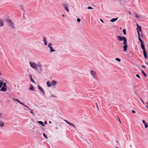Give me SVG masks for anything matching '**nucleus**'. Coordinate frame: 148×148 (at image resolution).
<instances>
[{"instance_id": "obj_20", "label": "nucleus", "mask_w": 148, "mask_h": 148, "mask_svg": "<svg viewBox=\"0 0 148 148\" xmlns=\"http://www.w3.org/2000/svg\"><path fill=\"white\" fill-rule=\"evenodd\" d=\"M50 52L51 53L53 51H56L55 50H53V47H50Z\"/></svg>"}, {"instance_id": "obj_2", "label": "nucleus", "mask_w": 148, "mask_h": 148, "mask_svg": "<svg viewBox=\"0 0 148 148\" xmlns=\"http://www.w3.org/2000/svg\"><path fill=\"white\" fill-rule=\"evenodd\" d=\"M29 64L30 66L34 69L36 70H38V67L40 68V70L41 71L42 70V65L39 62L37 64L32 62H29Z\"/></svg>"}, {"instance_id": "obj_30", "label": "nucleus", "mask_w": 148, "mask_h": 148, "mask_svg": "<svg viewBox=\"0 0 148 148\" xmlns=\"http://www.w3.org/2000/svg\"><path fill=\"white\" fill-rule=\"evenodd\" d=\"M145 125V127L146 128H147L148 127V123H146Z\"/></svg>"}, {"instance_id": "obj_44", "label": "nucleus", "mask_w": 148, "mask_h": 148, "mask_svg": "<svg viewBox=\"0 0 148 148\" xmlns=\"http://www.w3.org/2000/svg\"><path fill=\"white\" fill-rule=\"evenodd\" d=\"M118 119H119V122L120 123H121V121H120V119H119V118L118 117Z\"/></svg>"}, {"instance_id": "obj_23", "label": "nucleus", "mask_w": 148, "mask_h": 148, "mask_svg": "<svg viewBox=\"0 0 148 148\" xmlns=\"http://www.w3.org/2000/svg\"><path fill=\"white\" fill-rule=\"evenodd\" d=\"M14 99L16 101L19 103L20 104H21V102H20V101L18 99Z\"/></svg>"}, {"instance_id": "obj_36", "label": "nucleus", "mask_w": 148, "mask_h": 148, "mask_svg": "<svg viewBox=\"0 0 148 148\" xmlns=\"http://www.w3.org/2000/svg\"><path fill=\"white\" fill-rule=\"evenodd\" d=\"M88 9H93V8L92 7H91L90 6L88 7Z\"/></svg>"}, {"instance_id": "obj_17", "label": "nucleus", "mask_w": 148, "mask_h": 148, "mask_svg": "<svg viewBox=\"0 0 148 148\" xmlns=\"http://www.w3.org/2000/svg\"><path fill=\"white\" fill-rule=\"evenodd\" d=\"M44 44L45 45H47V40L46 39V38L45 37L44 38Z\"/></svg>"}, {"instance_id": "obj_46", "label": "nucleus", "mask_w": 148, "mask_h": 148, "mask_svg": "<svg viewBox=\"0 0 148 148\" xmlns=\"http://www.w3.org/2000/svg\"><path fill=\"white\" fill-rule=\"evenodd\" d=\"M45 123L46 124L47 123V122L46 121H45Z\"/></svg>"}, {"instance_id": "obj_42", "label": "nucleus", "mask_w": 148, "mask_h": 148, "mask_svg": "<svg viewBox=\"0 0 148 148\" xmlns=\"http://www.w3.org/2000/svg\"><path fill=\"white\" fill-rule=\"evenodd\" d=\"M136 25H137L138 27L139 26H139L138 25V24L137 23H136Z\"/></svg>"}, {"instance_id": "obj_37", "label": "nucleus", "mask_w": 148, "mask_h": 148, "mask_svg": "<svg viewBox=\"0 0 148 148\" xmlns=\"http://www.w3.org/2000/svg\"><path fill=\"white\" fill-rule=\"evenodd\" d=\"M30 110H31L30 113H32L33 114V115H34V114L33 113V112L32 111V110L30 109Z\"/></svg>"}, {"instance_id": "obj_22", "label": "nucleus", "mask_w": 148, "mask_h": 148, "mask_svg": "<svg viewBox=\"0 0 148 148\" xmlns=\"http://www.w3.org/2000/svg\"><path fill=\"white\" fill-rule=\"evenodd\" d=\"M141 72L142 73V74L144 75V76L146 77H147V75L144 72V71L142 70L141 71Z\"/></svg>"}, {"instance_id": "obj_50", "label": "nucleus", "mask_w": 148, "mask_h": 148, "mask_svg": "<svg viewBox=\"0 0 148 148\" xmlns=\"http://www.w3.org/2000/svg\"><path fill=\"white\" fill-rule=\"evenodd\" d=\"M129 13L130 14H131V13L130 12H129Z\"/></svg>"}, {"instance_id": "obj_38", "label": "nucleus", "mask_w": 148, "mask_h": 148, "mask_svg": "<svg viewBox=\"0 0 148 148\" xmlns=\"http://www.w3.org/2000/svg\"><path fill=\"white\" fill-rule=\"evenodd\" d=\"M21 104L23 106H25L24 103H23L22 102H21Z\"/></svg>"}, {"instance_id": "obj_32", "label": "nucleus", "mask_w": 148, "mask_h": 148, "mask_svg": "<svg viewBox=\"0 0 148 148\" xmlns=\"http://www.w3.org/2000/svg\"><path fill=\"white\" fill-rule=\"evenodd\" d=\"M3 82H0V88H1L2 87V86L3 84Z\"/></svg>"}, {"instance_id": "obj_43", "label": "nucleus", "mask_w": 148, "mask_h": 148, "mask_svg": "<svg viewBox=\"0 0 148 148\" xmlns=\"http://www.w3.org/2000/svg\"><path fill=\"white\" fill-rule=\"evenodd\" d=\"M25 106V107H27V108H28L29 109H30L28 107H27V106H25H25Z\"/></svg>"}, {"instance_id": "obj_31", "label": "nucleus", "mask_w": 148, "mask_h": 148, "mask_svg": "<svg viewBox=\"0 0 148 148\" xmlns=\"http://www.w3.org/2000/svg\"><path fill=\"white\" fill-rule=\"evenodd\" d=\"M115 60H116V61H117L119 62H120L121 61V60L119 58H116L115 59Z\"/></svg>"}, {"instance_id": "obj_16", "label": "nucleus", "mask_w": 148, "mask_h": 148, "mask_svg": "<svg viewBox=\"0 0 148 148\" xmlns=\"http://www.w3.org/2000/svg\"><path fill=\"white\" fill-rule=\"evenodd\" d=\"M3 22L1 20H0V27L3 26Z\"/></svg>"}, {"instance_id": "obj_26", "label": "nucleus", "mask_w": 148, "mask_h": 148, "mask_svg": "<svg viewBox=\"0 0 148 148\" xmlns=\"http://www.w3.org/2000/svg\"><path fill=\"white\" fill-rule=\"evenodd\" d=\"M52 45V43H51L49 44L48 47H49L50 48V47H52L51 46Z\"/></svg>"}, {"instance_id": "obj_45", "label": "nucleus", "mask_w": 148, "mask_h": 148, "mask_svg": "<svg viewBox=\"0 0 148 148\" xmlns=\"http://www.w3.org/2000/svg\"><path fill=\"white\" fill-rule=\"evenodd\" d=\"M62 16L63 17H65V15H64V14H62Z\"/></svg>"}, {"instance_id": "obj_52", "label": "nucleus", "mask_w": 148, "mask_h": 148, "mask_svg": "<svg viewBox=\"0 0 148 148\" xmlns=\"http://www.w3.org/2000/svg\"><path fill=\"white\" fill-rule=\"evenodd\" d=\"M116 148H119L118 147H116Z\"/></svg>"}, {"instance_id": "obj_15", "label": "nucleus", "mask_w": 148, "mask_h": 148, "mask_svg": "<svg viewBox=\"0 0 148 148\" xmlns=\"http://www.w3.org/2000/svg\"><path fill=\"white\" fill-rule=\"evenodd\" d=\"M117 19H118V18H113L111 19L110 20V21L112 22H114V21H116Z\"/></svg>"}, {"instance_id": "obj_19", "label": "nucleus", "mask_w": 148, "mask_h": 148, "mask_svg": "<svg viewBox=\"0 0 148 148\" xmlns=\"http://www.w3.org/2000/svg\"><path fill=\"white\" fill-rule=\"evenodd\" d=\"M4 123L1 121H0V127H2L4 126Z\"/></svg>"}, {"instance_id": "obj_47", "label": "nucleus", "mask_w": 148, "mask_h": 148, "mask_svg": "<svg viewBox=\"0 0 148 148\" xmlns=\"http://www.w3.org/2000/svg\"><path fill=\"white\" fill-rule=\"evenodd\" d=\"M143 36V34H142L141 35V36Z\"/></svg>"}, {"instance_id": "obj_35", "label": "nucleus", "mask_w": 148, "mask_h": 148, "mask_svg": "<svg viewBox=\"0 0 148 148\" xmlns=\"http://www.w3.org/2000/svg\"><path fill=\"white\" fill-rule=\"evenodd\" d=\"M142 122L145 125V124L146 123H145V120H143L142 121Z\"/></svg>"}, {"instance_id": "obj_33", "label": "nucleus", "mask_w": 148, "mask_h": 148, "mask_svg": "<svg viewBox=\"0 0 148 148\" xmlns=\"http://www.w3.org/2000/svg\"><path fill=\"white\" fill-rule=\"evenodd\" d=\"M136 76L138 79H140V77L139 75L136 74Z\"/></svg>"}, {"instance_id": "obj_41", "label": "nucleus", "mask_w": 148, "mask_h": 148, "mask_svg": "<svg viewBox=\"0 0 148 148\" xmlns=\"http://www.w3.org/2000/svg\"><path fill=\"white\" fill-rule=\"evenodd\" d=\"M141 66L143 68H145V66L143 65H142Z\"/></svg>"}, {"instance_id": "obj_21", "label": "nucleus", "mask_w": 148, "mask_h": 148, "mask_svg": "<svg viewBox=\"0 0 148 148\" xmlns=\"http://www.w3.org/2000/svg\"><path fill=\"white\" fill-rule=\"evenodd\" d=\"M135 17L138 19H139L140 18H141L140 16L137 15L136 14H135Z\"/></svg>"}, {"instance_id": "obj_13", "label": "nucleus", "mask_w": 148, "mask_h": 148, "mask_svg": "<svg viewBox=\"0 0 148 148\" xmlns=\"http://www.w3.org/2000/svg\"><path fill=\"white\" fill-rule=\"evenodd\" d=\"M29 89L33 91L35 90V89L32 85H31L30 87L29 88Z\"/></svg>"}, {"instance_id": "obj_49", "label": "nucleus", "mask_w": 148, "mask_h": 148, "mask_svg": "<svg viewBox=\"0 0 148 148\" xmlns=\"http://www.w3.org/2000/svg\"><path fill=\"white\" fill-rule=\"evenodd\" d=\"M116 142L117 143H118V141L117 140H116Z\"/></svg>"}, {"instance_id": "obj_40", "label": "nucleus", "mask_w": 148, "mask_h": 148, "mask_svg": "<svg viewBox=\"0 0 148 148\" xmlns=\"http://www.w3.org/2000/svg\"><path fill=\"white\" fill-rule=\"evenodd\" d=\"M132 112L133 113H135L136 112L134 110H132Z\"/></svg>"}, {"instance_id": "obj_48", "label": "nucleus", "mask_w": 148, "mask_h": 148, "mask_svg": "<svg viewBox=\"0 0 148 148\" xmlns=\"http://www.w3.org/2000/svg\"><path fill=\"white\" fill-rule=\"evenodd\" d=\"M49 123H51V121H49Z\"/></svg>"}, {"instance_id": "obj_1", "label": "nucleus", "mask_w": 148, "mask_h": 148, "mask_svg": "<svg viewBox=\"0 0 148 148\" xmlns=\"http://www.w3.org/2000/svg\"><path fill=\"white\" fill-rule=\"evenodd\" d=\"M117 38L118 40L120 41H121L123 40V44L124 45L123 47V51L125 52L127 50V40L126 38L124 36H118Z\"/></svg>"}, {"instance_id": "obj_18", "label": "nucleus", "mask_w": 148, "mask_h": 148, "mask_svg": "<svg viewBox=\"0 0 148 148\" xmlns=\"http://www.w3.org/2000/svg\"><path fill=\"white\" fill-rule=\"evenodd\" d=\"M38 123L39 124H40L42 126H45V125L43 123L42 121H38Z\"/></svg>"}, {"instance_id": "obj_6", "label": "nucleus", "mask_w": 148, "mask_h": 148, "mask_svg": "<svg viewBox=\"0 0 148 148\" xmlns=\"http://www.w3.org/2000/svg\"><path fill=\"white\" fill-rule=\"evenodd\" d=\"M63 7L65 9V10L67 12H69V10L68 8H67V4L65 3H63L62 4Z\"/></svg>"}, {"instance_id": "obj_51", "label": "nucleus", "mask_w": 148, "mask_h": 148, "mask_svg": "<svg viewBox=\"0 0 148 148\" xmlns=\"http://www.w3.org/2000/svg\"><path fill=\"white\" fill-rule=\"evenodd\" d=\"M1 115V114L0 113V115Z\"/></svg>"}, {"instance_id": "obj_8", "label": "nucleus", "mask_w": 148, "mask_h": 148, "mask_svg": "<svg viewBox=\"0 0 148 148\" xmlns=\"http://www.w3.org/2000/svg\"><path fill=\"white\" fill-rule=\"evenodd\" d=\"M141 44V47L142 49H143V51H145V45L143 42L140 43Z\"/></svg>"}, {"instance_id": "obj_39", "label": "nucleus", "mask_w": 148, "mask_h": 148, "mask_svg": "<svg viewBox=\"0 0 148 148\" xmlns=\"http://www.w3.org/2000/svg\"><path fill=\"white\" fill-rule=\"evenodd\" d=\"M100 21H101L102 23H104V22L101 19H100Z\"/></svg>"}, {"instance_id": "obj_3", "label": "nucleus", "mask_w": 148, "mask_h": 148, "mask_svg": "<svg viewBox=\"0 0 148 148\" xmlns=\"http://www.w3.org/2000/svg\"><path fill=\"white\" fill-rule=\"evenodd\" d=\"M57 82L55 80H53L51 82H50L49 81H48L47 82V84L48 86L49 87L54 86L56 84Z\"/></svg>"}, {"instance_id": "obj_5", "label": "nucleus", "mask_w": 148, "mask_h": 148, "mask_svg": "<svg viewBox=\"0 0 148 148\" xmlns=\"http://www.w3.org/2000/svg\"><path fill=\"white\" fill-rule=\"evenodd\" d=\"M90 73L94 79L98 80V79L97 78V74L95 72L93 71L92 70L90 71Z\"/></svg>"}, {"instance_id": "obj_28", "label": "nucleus", "mask_w": 148, "mask_h": 148, "mask_svg": "<svg viewBox=\"0 0 148 148\" xmlns=\"http://www.w3.org/2000/svg\"><path fill=\"white\" fill-rule=\"evenodd\" d=\"M139 98L140 99V101L142 102L143 103V104H145V103L144 101L141 99V98L140 97H139Z\"/></svg>"}, {"instance_id": "obj_14", "label": "nucleus", "mask_w": 148, "mask_h": 148, "mask_svg": "<svg viewBox=\"0 0 148 148\" xmlns=\"http://www.w3.org/2000/svg\"><path fill=\"white\" fill-rule=\"evenodd\" d=\"M137 30L138 32H138H141V26H139L138 28L137 29Z\"/></svg>"}, {"instance_id": "obj_25", "label": "nucleus", "mask_w": 148, "mask_h": 148, "mask_svg": "<svg viewBox=\"0 0 148 148\" xmlns=\"http://www.w3.org/2000/svg\"><path fill=\"white\" fill-rule=\"evenodd\" d=\"M43 134L44 136L45 137V138L47 139L48 137L45 133H43Z\"/></svg>"}, {"instance_id": "obj_4", "label": "nucleus", "mask_w": 148, "mask_h": 148, "mask_svg": "<svg viewBox=\"0 0 148 148\" xmlns=\"http://www.w3.org/2000/svg\"><path fill=\"white\" fill-rule=\"evenodd\" d=\"M6 21L10 26L11 27L13 28H14V24L12 22L11 20L8 18H6Z\"/></svg>"}, {"instance_id": "obj_24", "label": "nucleus", "mask_w": 148, "mask_h": 148, "mask_svg": "<svg viewBox=\"0 0 148 148\" xmlns=\"http://www.w3.org/2000/svg\"><path fill=\"white\" fill-rule=\"evenodd\" d=\"M30 76L31 77V78H30V80H31V81L33 83H34L35 82L34 81V80L32 79V76L31 75H30Z\"/></svg>"}, {"instance_id": "obj_12", "label": "nucleus", "mask_w": 148, "mask_h": 148, "mask_svg": "<svg viewBox=\"0 0 148 148\" xmlns=\"http://www.w3.org/2000/svg\"><path fill=\"white\" fill-rule=\"evenodd\" d=\"M138 39L139 40V41H140V43L143 42V41L140 38V33L139 32H138Z\"/></svg>"}, {"instance_id": "obj_27", "label": "nucleus", "mask_w": 148, "mask_h": 148, "mask_svg": "<svg viewBox=\"0 0 148 148\" xmlns=\"http://www.w3.org/2000/svg\"><path fill=\"white\" fill-rule=\"evenodd\" d=\"M123 32L124 34H126V30L125 29H123Z\"/></svg>"}, {"instance_id": "obj_9", "label": "nucleus", "mask_w": 148, "mask_h": 148, "mask_svg": "<svg viewBox=\"0 0 148 148\" xmlns=\"http://www.w3.org/2000/svg\"><path fill=\"white\" fill-rule=\"evenodd\" d=\"M6 88L3 86L2 87L1 89L0 90L1 91H6L7 90Z\"/></svg>"}, {"instance_id": "obj_29", "label": "nucleus", "mask_w": 148, "mask_h": 148, "mask_svg": "<svg viewBox=\"0 0 148 148\" xmlns=\"http://www.w3.org/2000/svg\"><path fill=\"white\" fill-rule=\"evenodd\" d=\"M3 87H5L6 88H7V86H6V83L5 82L4 83H3Z\"/></svg>"}, {"instance_id": "obj_10", "label": "nucleus", "mask_w": 148, "mask_h": 148, "mask_svg": "<svg viewBox=\"0 0 148 148\" xmlns=\"http://www.w3.org/2000/svg\"><path fill=\"white\" fill-rule=\"evenodd\" d=\"M38 88L44 94L45 92L43 89L39 86H38Z\"/></svg>"}, {"instance_id": "obj_34", "label": "nucleus", "mask_w": 148, "mask_h": 148, "mask_svg": "<svg viewBox=\"0 0 148 148\" xmlns=\"http://www.w3.org/2000/svg\"><path fill=\"white\" fill-rule=\"evenodd\" d=\"M77 21L78 22H80L81 21V20L80 18H78L77 19Z\"/></svg>"}, {"instance_id": "obj_11", "label": "nucleus", "mask_w": 148, "mask_h": 148, "mask_svg": "<svg viewBox=\"0 0 148 148\" xmlns=\"http://www.w3.org/2000/svg\"><path fill=\"white\" fill-rule=\"evenodd\" d=\"M144 56L145 58L146 59L147 58V53L146 52V50L143 51Z\"/></svg>"}, {"instance_id": "obj_7", "label": "nucleus", "mask_w": 148, "mask_h": 148, "mask_svg": "<svg viewBox=\"0 0 148 148\" xmlns=\"http://www.w3.org/2000/svg\"><path fill=\"white\" fill-rule=\"evenodd\" d=\"M64 121L66 123H68L69 125L72 126L74 128H75L76 126L72 123L69 122L66 120H64Z\"/></svg>"}]
</instances>
